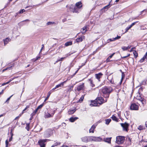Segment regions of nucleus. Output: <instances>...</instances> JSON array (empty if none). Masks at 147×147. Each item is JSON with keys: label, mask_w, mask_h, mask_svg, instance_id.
<instances>
[{"label": "nucleus", "mask_w": 147, "mask_h": 147, "mask_svg": "<svg viewBox=\"0 0 147 147\" xmlns=\"http://www.w3.org/2000/svg\"><path fill=\"white\" fill-rule=\"evenodd\" d=\"M113 89L110 86H105L103 88L102 91L103 94V96L106 98H108L110 94L112 91Z\"/></svg>", "instance_id": "f257e3e1"}, {"label": "nucleus", "mask_w": 147, "mask_h": 147, "mask_svg": "<svg viewBox=\"0 0 147 147\" xmlns=\"http://www.w3.org/2000/svg\"><path fill=\"white\" fill-rule=\"evenodd\" d=\"M124 140V136H119L117 137L116 142L118 144H121L123 142Z\"/></svg>", "instance_id": "f03ea898"}, {"label": "nucleus", "mask_w": 147, "mask_h": 147, "mask_svg": "<svg viewBox=\"0 0 147 147\" xmlns=\"http://www.w3.org/2000/svg\"><path fill=\"white\" fill-rule=\"evenodd\" d=\"M120 124L122 127L123 131H128V128L129 126L128 123L125 122L124 123H121Z\"/></svg>", "instance_id": "7ed1b4c3"}, {"label": "nucleus", "mask_w": 147, "mask_h": 147, "mask_svg": "<svg viewBox=\"0 0 147 147\" xmlns=\"http://www.w3.org/2000/svg\"><path fill=\"white\" fill-rule=\"evenodd\" d=\"M96 100L99 105L102 104L104 102H106L107 101V99L105 100H104L103 98L101 97L97 98L96 99Z\"/></svg>", "instance_id": "20e7f679"}, {"label": "nucleus", "mask_w": 147, "mask_h": 147, "mask_svg": "<svg viewBox=\"0 0 147 147\" xmlns=\"http://www.w3.org/2000/svg\"><path fill=\"white\" fill-rule=\"evenodd\" d=\"M47 140V139L40 140L38 141V143L40 146V147H45V143L46 142Z\"/></svg>", "instance_id": "39448f33"}, {"label": "nucleus", "mask_w": 147, "mask_h": 147, "mask_svg": "<svg viewBox=\"0 0 147 147\" xmlns=\"http://www.w3.org/2000/svg\"><path fill=\"white\" fill-rule=\"evenodd\" d=\"M130 109L132 110H138V106L135 103H132L130 106Z\"/></svg>", "instance_id": "423d86ee"}, {"label": "nucleus", "mask_w": 147, "mask_h": 147, "mask_svg": "<svg viewBox=\"0 0 147 147\" xmlns=\"http://www.w3.org/2000/svg\"><path fill=\"white\" fill-rule=\"evenodd\" d=\"M70 11L73 13H79L80 11V9L75 6L72 8H71Z\"/></svg>", "instance_id": "0eeeda50"}, {"label": "nucleus", "mask_w": 147, "mask_h": 147, "mask_svg": "<svg viewBox=\"0 0 147 147\" xmlns=\"http://www.w3.org/2000/svg\"><path fill=\"white\" fill-rule=\"evenodd\" d=\"M53 112V113H51V114H50L49 113L45 112L44 117L45 118H49L53 117L55 113V111H54Z\"/></svg>", "instance_id": "6e6552de"}, {"label": "nucleus", "mask_w": 147, "mask_h": 147, "mask_svg": "<svg viewBox=\"0 0 147 147\" xmlns=\"http://www.w3.org/2000/svg\"><path fill=\"white\" fill-rule=\"evenodd\" d=\"M136 99L140 100L142 102L143 105L145 104L146 100L142 98L140 96H137V97Z\"/></svg>", "instance_id": "1a4fd4ad"}, {"label": "nucleus", "mask_w": 147, "mask_h": 147, "mask_svg": "<svg viewBox=\"0 0 147 147\" xmlns=\"http://www.w3.org/2000/svg\"><path fill=\"white\" fill-rule=\"evenodd\" d=\"M90 105L91 107L99 106L96 99L94 101H91V103L90 104Z\"/></svg>", "instance_id": "9d476101"}, {"label": "nucleus", "mask_w": 147, "mask_h": 147, "mask_svg": "<svg viewBox=\"0 0 147 147\" xmlns=\"http://www.w3.org/2000/svg\"><path fill=\"white\" fill-rule=\"evenodd\" d=\"M66 82V81H64L63 82H61V83L60 84H58V85H56L55 88H53L51 90V91H53L57 88H58L59 87H60L62 86H63L64 84Z\"/></svg>", "instance_id": "9b49d317"}, {"label": "nucleus", "mask_w": 147, "mask_h": 147, "mask_svg": "<svg viewBox=\"0 0 147 147\" xmlns=\"http://www.w3.org/2000/svg\"><path fill=\"white\" fill-rule=\"evenodd\" d=\"M89 138H90L88 137L85 136L81 138V139L82 141L84 142H87L89 141Z\"/></svg>", "instance_id": "f8f14e48"}, {"label": "nucleus", "mask_w": 147, "mask_h": 147, "mask_svg": "<svg viewBox=\"0 0 147 147\" xmlns=\"http://www.w3.org/2000/svg\"><path fill=\"white\" fill-rule=\"evenodd\" d=\"M84 86V84L82 83V84L78 86L77 87V90L78 91H79L83 89Z\"/></svg>", "instance_id": "ddd939ff"}, {"label": "nucleus", "mask_w": 147, "mask_h": 147, "mask_svg": "<svg viewBox=\"0 0 147 147\" xmlns=\"http://www.w3.org/2000/svg\"><path fill=\"white\" fill-rule=\"evenodd\" d=\"M82 4L81 2L79 1L76 4L75 7L80 9L82 7Z\"/></svg>", "instance_id": "4468645a"}, {"label": "nucleus", "mask_w": 147, "mask_h": 147, "mask_svg": "<svg viewBox=\"0 0 147 147\" xmlns=\"http://www.w3.org/2000/svg\"><path fill=\"white\" fill-rule=\"evenodd\" d=\"M11 39L9 38H7L3 40L4 42V45L5 46L10 41Z\"/></svg>", "instance_id": "2eb2a0df"}, {"label": "nucleus", "mask_w": 147, "mask_h": 147, "mask_svg": "<svg viewBox=\"0 0 147 147\" xmlns=\"http://www.w3.org/2000/svg\"><path fill=\"white\" fill-rule=\"evenodd\" d=\"M96 127V125H93L90 129L89 130V132L90 133H93L94 132V130L95 129Z\"/></svg>", "instance_id": "dca6fc26"}, {"label": "nucleus", "mask_w": 147, "mask_h": 147, "mask_svg": "<svg viewBox=\"0 0 147 147\" xmlns=\"http://www.w3.org/2000/svg\"><path fill=\"white\" fill-rule=\"evenodd\" d=\"M102 74L101 73H99L98 74H95L96 78V79H98V81L100 82V78L102 76Z\"/></svg>", "instance_id": "f3484780"}, {"label": "nucleus", "mask_w": 147, "mask_h": 147, "mask_svg": "<svg viewBox=\"0 0 147 147\" xmlns=\"http://www.w3.org/2000/svg\"><path fill=\"white\" fill-rule=\"evenodd\" d=\"M87 30L86 28V26H85L81 29V32L83 34H85L86 32L87 31Z\"/></svg>", "instance_id": "a211bd4d"}, {"label": "nucleus", "mask_w": 147, "mask_h": 147, "mask_svg": "<svg viewBox=\"0 0 147 147\" xmlns=\"http://www.w3.org/2000/svg\"><path fill=\"white\" fill-rule=\"evenodd\" d=\"M76 109L74 108V109H70L68 111V114L70 115L73 114L76 111Z\"/></svg>", "instance_id": "6ab92c4d"}, {"label": "nucleus", "mask_w": 147, "mask_h": 147, "mask_svg": "<svg viewBox=\"0 0 147 147\" xmlns=\"http://www.w3.org/2000/svg\"><path fill=\"white\" fill-rule=\"evenodd\" d=\"M111 138H105L104 139V141L105 142L110 143H111Z\"/></svg>", "instance_id": "aec40b11"}, {"label": "nucleus", "mask_w": 147, "mask_h": 147, "mask_svg": "<svg viewBox=\"0 0 147 147\" xmlns=\"http://www.w3.org/2000/svg\"><path fill=\"white\" fill-rule=\"evenodd\" d=\"M84 36H83L76 39V41L77 42H81L83 40V39H84Z\"/></svg>", "instance_id": "412c9836"}, {"label": "nucleus", "mask_w": 147, "mask_h": 147, "mask_svg": "<svg viewBox=\"0 0 147 147\" xmlns=\"http://www.w3.org/2000/svg\"><path fill=\"white\" fill-rule=\"evenodd\" d=\"M71 54H67L65 55V57H62L60 59H58V61H62L64 59H65L67 57L70 55Z\"/></svg>", "instance_id": "4be33fe9"}, {"label": "nucleus", "mask_w": 147, "mask_h": 147, "mask_svg": "<svg viewBox=\"0 0 147 147\" xmlns=\"http://www.w3.org/2000/svg\"><path fill=\"white\" fill-rule=\"evenodd\" d=\"M78 118L77 117H71L69 119V121L71 122H74V121L75 120H76V119H78Z\"/></svg>", "instance_id": "5701e85b"}, {"label": "nucleus", "mask_w": 147, "mask_h": 147, "mask_svg": "<svg viewBox=\"0 0 147 147\" xmlns=\"http://www.w3.org/2000/svg\"><path fill=\"white\" fill-rule=\"evenodd\" d=\"M111 118L113 120L116 121H118V119L114 115H113Z\"/></svg>", "instance_id": "b1692460"}, {"label": "nucleus", "mask_w": 147, "mask_h": 147, "mask_svg": "<svg viewBox=\"0 0 147 147\" xmlns=\"http://www.w3.org/2000/svg\"><path fill=\"white\" fill-rule=\"evenodd\" d=\"M52 91H51V90L48 93V95H47V96L45 99V100H44V102L46 101L48 99L49 97V96L50 95V94L51 93Z\"/></svg>", "instance_id": "393cba45"}, {"label": "nucleus", "mask_w": 147, "mask_h": 147, "mask_svg": "<svg viewBox=\"0 0 147 147\" xmlns=\"http://www.w3.org/2000/svg\"><path fill=\"white\" fill-rule=\"evenodd\" d=\"M55 23L54 22H49L47 23V26L51 25L52 24H55Z\"/></svg>", "instance_id": "a878e982"}, {"label": "nucleus", "mask_w": 147, "mask_h": 147, "mask_svg": "<svg viewBox=\"0 0 147 147\" xmlns=\"http://www.w3.org/2000/svg\"><path fill=\"white\" fill-rule=\"evenodd\" d=\"M111 121V119H106L105 120V123L107 125L109 124Z\"/></svg>", "instance_id": "bb28decb"}, {"label": "nucleus", "mask_w": 147, "mask_h": 147, "mask_svg": "<svg viewBox=\"0 0 147 147\" xmlns=\"http://www.w3.org/2000/svg\"><path fill=\"white\" fill-rule=\"evenodd\" d=\"M72 42H66L65 44V45L66 46H68L72 45Z\"/></svg>", "instance_id": "cd10ccee"}, {"label": "nucleus", "mask_w": 147, "mask_h": 147, "mask_svg": "<svg viewBox=\"0 0 147 147\" xmlns=\"http://www.w3.org/2000/svg\"><path fill=\"white\" fill-rule=\"evenodd\" d=\"M73 88V86H68V88H67V90L68 91L70 92L72 90Z\"/></svg>", "instance_id": "c85d7f7f"}, {"label": "nucleus", "mask_w": 147, "mask_h": 147, "mask_svg": "<svg viewBox=\"0 0 147 147\" xmlns=\"http://www.w3.org/2000/svg\"><path fill=\"white\" fill-rule=\"evenodd\" d=\"M133 53L135 57L136 58L138 56V54L137 52L136 51H133Z\"/></svg>", "instance_id": "c756f323"}, {"label": "nucleus", "mask_w": 147, "mask_h": 147, "mask_svg": "<svg viewBox=\"0 0 147 147\" xmlns=\"http://www.w3.org/2000/svg\"><path fill=\"white\" fill-rule=\"evenodd\" d=\"M89 81H90L91 85L92 87H93L94 86V85L93 84L92 80L91 79H89Z\"/></svg>", "instance_id": "7c9ffc66"}, {"label": "nucleus", "mask_w": 147, "mask_h": 147, "mask_svg": "<svg viewBox=\"0 0 147 147\" xmlns=\"http://www.w3.org/2000/svg\"><path fill=\"white\" fill-rule=\"evenodd\" d=\"M13 66H14V65L13 64H12V65L10 67H7V68H5V69H3V70L2 71H3H3H5V70H7L8 69H10Z\"/></svg>", "instance_id": "2f4dec72"}, {"label": "nucleus", "mask_w": 147, "mask_h": 147, "mask_svg": "<svg viewBox=\"0 0 147 147\" xmlns=\"http://www.w3.org/2000/svg\"><path fill=\"white\" fill-rule=\"evenodd\" d=\"M110 7V4H109L108 5L104 7L103 9L105 10V9H106V10H107Z\"/></svg>", "instance_id": "473e14b6"}, {"label": "nucleus", "mask_w": 147, "mask_h": 147, "mask_svg": "<svg viewBox=\"0 0 147 147\" xmlns=\"http://www.w3.org/2000/svg\"><path fill=\"white\" fill-rule=\"evenodd\" d=\"M84 98V96H82L79 99L78 101L80 103L82 102V101L83 100Z\"/></svg>", "instance_id": "72a5a7b5"}, {"label": "nucleus", "mask_w": 147, "mask_h": 147, "mask_svg": "<svg viewBox=\"0 0 147 147\" xmlns=\"http://www.w3.org/2000/svg\"><path fill=\"white\" fill-rule=\"evenodd\" d=\"M13 96V95H11L10 97H9V98H8L7 99V100L5 102V103H9V102L8 101L10 100V99Z\"/></svg>", "instance_id": "f704fd0d"}, {"label": "nucleus", "mask_w": 147, "mask_h": 147, "mask_svg": "<svg viewBox=\"0 0 147 147\" xmlns=\"http://www.w3.org/2000/svg\"><path fill=\"white\" fill-rule=\"evenodd\" d=\"M144 128L143 126L140 125L138 126V128L139 130H142L144 129Z\"/></svg>", "instance_id": "c9c22d12"}, {"label": "nucleus", "mask_w": 147, "mask_h": 147, "mask_svg": "<svg viewBox=\"0 0 147 147\" xmlns=\"http://www.w3.org/2000/svg\"><path fill=\"white\" fill-rule=\"evenodd\" d=\"M25 10L24 9H21L18 13L20 14L23 13L24 12H25Z\"/></svg>", "instance_id": "e433bc0d"}, {"label": "nucleus", "mask_w": 147, "mask_h": 147, "mask_svg": "<svg viewBox=\"0 0 147 147\" xmlns=\"http://www.w3.org/2000/svg\"><path fill=\"white\" fill-rule=\"evenodd\" d=\"M56 145H53L52 146V147H54L55 146H57L58 145H60L61 144L60 142H56Z\"/></svg>", "instance_id": "4c0bfd02"}, {"label": "nucleus", "mask_w": 147, "mask_h": 147, "mask_svg": "<svg viewBox=\"0 0 147 147\" xmlns=\"http://www.w3.org/2000/svg\"><path fill=\"white\" fill-rule=\"evenodd\" d=\"M115 40H114V38H113L112 39L110 38L108 40V42H109H109H111Z\"/></svg>", "instance_id": "58836bf2"}, {"label": "nucleus", "mask_w": 147, "mask_h": 147, "mask_svg": "<svg viewBox=\"0 0 147 147\" xmlns=\"http://www.w3.org/2000/svg\"><path fill=\"white\" fill-rule=\"evenodd\" d=\"M8 140H7L5 141V147H8Z\"/></svg>", "instance_id": "ea45409f"}, {"label": "nucleus", "mask_w": 147, "mask_h": 147, "mask_svg": "<svg viewBox=\"0 0 147 147\" xmlns=\"http://www.w3.org/2000/svg\"><path fill=\"white\" fill-rule=\"evenodd\" d=\"M43 106V104H42L40 105L39 106H38V107H37V108L38 109H40Z\"/></svg>", "instance_id": "a19ab883"}, {"label": "nucleus", "mask_w": 147, "mask_h": 147, "mask_svg": "<svg viewBox=\"0 0 147 147\" xmlns=\"http://www.w3.org/2000/svg\"><path fill=\"white\" fill-rule=\"evenodd\" d=\"M22 115V114H20L17 117L15 118V120H16L17 119H19V117L21 116Z\"/></svg>", "instance_id": "79ce46f5"}, {"label": "nucleus", "mask_w": 147, "mask_h": 147, "mask_svg": "<svg viewBox=\"0 0 147 147\" xmlns=\"http://www.w3.org/2000/svg\"><path fill=\"white\" fill-rule=\"evenodd\" d=\"M120 38V36H117V37L114 38V40H116L119 39Z\"/></svg>", "instance_id": "37998d69"}, {"label": "nucleus", "mask_w": 147, "mask_h": 147, "mask_svg": "<svg viewBox=\"0 0 147 147\" xmlns=\"http://www.w3.org/2000/svg\"><path fill=\"white\" fill-rule=\"evenodd\" d=\"M122 49L123 50V51L127 50L126 47H122Z\"/></svg>", "instance_id": "c03bdc74"}, {"label": "nucleus", "mask_w": 147, "mask_h": 147, "mask_svg": "<svg viewBox=\"0 0 147 147\" xmlns=\"http://www.w3.org/2000/svg\"><path fill=\"white\" fill-rule=\"evenodd\" d=\"M115 54V53H113L112 54H111V55H110L109 57V58L110 59V58H111L113 56V55Z\"/></svg>", "instance_id": "a18cd8bd"}, {"label": "nucleus", "mask_w": 147, "mask_h": 147, "mask_svg": "<svg viewBox=\"0 0 147 147\" xmlns=\"http://www.w3.org/2000/svg\"><path fill=\"white\" fill-rule=\"evenodd\" d=\"M27 109L25 108L22 111V114L23 113H24V112H26V110Z\"/></svg>", "instance_id": "49530a36"}, {"label": "nucleus", "mask_w": 147, "mask_h": 147, "mask_svg": "<svg viewBox=\"0 0 147 147\" xmlns=\"http://www.w3.org/2000/svg\"><path fill=\"white\" fill-rule=\"evenodd\" d=\"M130 55V54H128V55H127V56H124V57H121V58H126L129 56Z\"/></svg>", "instance_id": "de8ad7c7"}, {"label": "nucleus", "mask_w": 147, "mask_h": 147, "mask_svg": "<svg viewBox=\"0 0 147 147\" xmlns=\"http://www.w3.org/2000/svg\"><path fill=\"white\" fill-rule=\"evenodd\" d=\"M130 28H129V27H127V28H126L125 29V30H126V31H125V32H127L130 29Z\"/></svg>", "instance_id": "09e8293b"}, {"label": "nucleus", "mask_w": 147, "mask_h": 147, "mask_svg": "<svg viewBox=\"0 0 147 147\" xmlns=\"http://www.w3.org/2000/svg\"><path fill=\"white\" fill-rule=\"evenodd\" d=\"M110 59L109 57H108L106 59V61L107 62H109L111 61L110 60Z\"/></svg>", "instance_id": "8fccbe9b"}, {"label": "nucleus", "mask_w": 147, "mask_h": 147, "mask_svg": "<svg viewBox=\"0 0 147 147\" xmlns=\"http://www.w3.org/2000/svg\"><path fill=\"white\" fill-rule=\"evenodd\" d=\"M40 58V56L37 57L35 58L36 60H37Z\"/></svg>", "instance_id": "3c124183"}, {"label": "nucleus", "mask_w": 147, "mask_h": 147, "mask_svg": "<svg viewBox=\"0 0 147 147\" xmlns=\"http://www.w3.org/2000/svg\"><path fill=\"white\" fill-rule=\"evenodd\" d=\"M124 76L123 75V73H122V78L121 79V82H122V79L124 77Z\"/></svg>", "instance_id": "603ef678"}, {"label": "nucleus", "mask_w": 147, "mask_h": 147, "mask_svg": "<svg viewBox=\"0 0 147 147\" xmlns=\"http://www.w3.org/2000/svg\"><path fill=\"white\" fill-rule=\"evenodd\" d=\"M12 131H13V129H11V130L10 133H11V135H12V136H13V133H12Z\"/></svg>", "instance_id": "864d4df0"}, {"label": "nucleus", "mask_w": 147, "mask_h": 147, "mask_svg": "<svg viewBox=\"0 0 147 147\" xmlns=\"http://www.w3.org/2000/svg\"><path fill=\"white\" fill-rule=\"evenodd\" d=\"M12 135H11V137H10V138H9V142H11L12 140Z\"/></svg>", "instance_id": "5fc2aeb1"}, {"label": "nucleus", "mask_w": 147, "mask_h": 147, "mask_svg": "<svg viewBox=\"0 0 147 147\" xmlns=\"http://www.w3.org/2000/svg\"><path fill=\"white\" fill-rule=\"evenodd\" d=\"M138 22L136 21V22H134L133 23L131 24L133 25V26H134L136 23H137Z\"/></svg>", "instance_id": "6e6d98bb"}, {"label": "nucleus", "mask_w": 147, "mask_h": 147, "mask_svg": "<svg viewBox=\"0 0 147 147\" xmlns=\"http://www.w3.org/2000/svg\"><path fill=\"white\" fill-rule=\"evenodd\" d=\"M147 11V10L146 9H144V10L143 11H141V14H142V13L144 11Z\"/></svg>", "instance_id": "4d7b16f0"}, {"label": "nucleus", "mask_w": 147, "mask_h": 147, "mask_svg": "<svg viewBox=\"0 0 147 147\" xmlns=\"http://www.w3.org/2000/svg\"><path fill=\"white\" fill-rule=\"evenodd\" d=\"M142 83L143 85H145L146 84V82L145 81H144L142 82Z\"/></svg>", "instance_id": "13d9d810"}, {"label": "nucleus", "mask_w": 147, "mask_h": 147, "mask_svg": "<svg viewBox=\"0 0 147 147\" xmlns=\"http://www.w3.org/2000/svg\"><path fill=\"white\" fill-rule=\"evenodd\" d=\"M30 107V105H27L26 106V107L25 108L26 109H27L28 108Z\"/></svg>", "instance_id": "bf43d9fd"}, {"label": "nucleus", "mask_w": 147, "mask_h": 147, "mask_svg": "<svg viewBox=\"0 0 147 147\" xmlns=\"http://www.w3.org/2000/svg\"><path fill=\"white\" fill-rule=\"evenodd\" d=\"M131 47V46H128L127 47H126V49H127H127H130Z\"/></svg>", "instance_id": "052dcab7"}, {"label": "nucleus", "mask_w": 147, "mask_h": 147, "mask_svg": "<svg viewBox=\"0 0 147 147\" xmlns=\"http://www.w3.org/2000/svg\"><path fill=\"white\" fill-rule=\"evenodd\" d=\"M45 136L46 137H49L50 136V135H46V134H45Z\"/></svg>", "instance_id": "680f3d73"}, {"label": "nucleus", "mask_w": 147, "mask_h": 147, "mask_svg": "<svg viewBox=\"0 0 147 147\" xmlns=\"http://www.w3.org/2000/svg\"><path fill=\"white\" fill-rule=\"evenodd\" d=\"M32 61H33V62H35V61H36L37 60H36L35 58V59L34 58V59H32Z\"/></svg>", "instance_id": "e2e57ef3"}, {"label": "nucleus", "mask_w": 147, "mask_h": 147, "mask_svg": "<svg viewBox=\"0 0 147 147\" xmlns=\"http://www.w3.org/2000/svg\"><path fill=\"white\" fill-rule=\"evenodd\" d=\"M11 81V80H10L9 81H8V82H7L5 83L6 84H9Z\"/></svg>", "instance_id": "0e129e2a"}, {"label": "nucleus", "mask_w": 147, "mask_h": 147, "mask_svg": "<svg viewBox=\"0 0 147 147\" xmlns=\"http://www.w3.org/2000/svg\"><path fill=\"white\" fill-rule=\"evenodd\" d=\"M3 91H4V90H2L1 92H0V94H2L3 93Z\"/></svg>", "instance_id": "69168bd1"}, {"label": "nucleus", "mask_w": 147, "mask_h": 147, "mask_svg": "<svg viewBox=\"0 0 147 147\" xmlns=\"http://www.w3.org/2000/svg\"><path fill=\"white\" fill-rule=\"evenodd\" d=\"M135 48V47L132 48L131 49V50L130 51V52H131V51H133V49H134Z\"/></svg>", "instance_id": "338daca9"}, {"label": "nucleus", "mask_w": 147, "mask_h": 147, "mask_svg": "<svg viewBox=\"0 0 147 147\" xmlns=\"http://www.w3.org/2000/svg\"><path fill=\"white\" fill-rule=\"evenodd\" d=\"M38 109L37 108H36V109H35V113L37 111H38Z\"/></svg>", "instance_id": "774afa93"}]
</instances>
